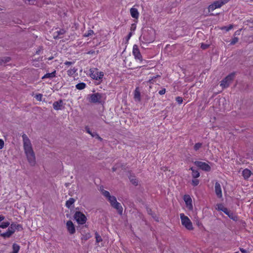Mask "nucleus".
Wrapping results in <instances>:
<instances>
[{"mask_svg": "<svg viewBox=\"0 0 253 253\" xmlns=\"http://www.w3.org/2000/svg\"><path fill=\"white\" fill-rule=\"evenodd\" d=\"M12 250L13 251L11 252V253H18L20 250V246L16 243H14L12 245Z\"/></svg>", "mask_w": 253, "mask_h": 253, "instance_id": "23", "label": "nucleus"}, {"mask_svg": "<svg viewBox=\"0 0 253 253\" xmlns=\"http://www.w3.org/2000/svg\"><path fill=\"white\" fill-rule=\"evenodd\" d=\"M75 200L73 198H70L68 200H67L66 202V206L68 208H70L71 206L74 203Z\"/></svg>", "mask_w": 253, "mask_h": 253, "instance_id": "24", "label": "nucleus"}, {"mask_svg": "<svg viewBox=\"0 0 253 253\" xmlns=\"http://www.w3.org/2000/svg\"><path fill=\"white\" fill-rule=\"evenodd\" d=\"M175 100L176 102L179 104H181L183 102V98L180 96H177L175 98Z\"/></svg>", "mask_w": 253, "mask_h": 253, "instance_id": "40", "label": "nucleus"}, {"mask_svg": "<svg viewBox=\"0 0 253 253\" xmlns=\"http://www.w3.org/2000/svg\"><path fill=\"white\" fill-rule=\"evenodd\" d=\"M35 1L36 0H27L25 1V3L29 4H34Z\"/></svg>", "mask_w": 253, "mask_h": 253, "instance_id": "44", "label": "nucleus"}, {"mask_svg": "<svg viewBox=\"0 0 253 253\" xmlns=\"http://www.w3.org/2000/svg\"><path fill=\"white\" fill-rule=\"evenodd\" d=\"M66 226L67 230L70 234H73L75 233V227L71 220L67 221L66 223Z\"/></svg>", "mask_w": 253, "mask_h": 253, "instance_id": "12", "label": "nucleus"}, {"mask_svg": "<svg viewBox=\"0 0 253 253\" xmlns=\"http://www.w3.org/2000/svg\"><path fill=\"white\" fill-rule=\"evenodd\" d=\"M130 13L131 17L133 18L137 19L139 17V12L137 8L132 7L130 9Z\"/></svg>", "mask_w": 253, "mask_h": 253, "instance_id": "16", "label": "nucleus"}, {"mask_svg": "<svg viewBox=\"0 0 253 253\" xmlns=\"http://www.w3.org/2000/svg\"><path fill=\"white\" fill-rule=\"evenodd\" d=\"M39 51H40V50H39V51H37L36 53H37V54H39Z\"/></svg>", "mask_w": 253, "mask_h": 253, "instance_id": "58", "label": "nucleus"}, {"mask_svg": "<svg viewBox=\"0 0 253 253\" xmlns=\"http://www.w3.org/2000/svg\"><path fill=\"white\" fill-rule=\"evenodd\" d=\"M240 250L242 253H247V251L243 248H240Z\"/></svg>", "mask_w": 253, "mask_h": 253, "instance_id": "51", "label": "nucleus"}, {"mask_svg": "<svg viewBox=\"0 0 253 253\" xmlns=\"http://www.w3.org/2000/svg\"><path fill=\"white\" fill-rule=\"evenodd\" d=\"M160 75H157L156 76H154L152 77L151 79H150L148 81L147 83L150 84H153L156 81L155 80L156 78L160 77Z\"/></svg>", "mask_w": 253, "mask_h": 253, "instance_id": "29", "label": "nucleus"}, {"mask_svg": "<svg viewBox=\"0 0 253 253\" xmlns=\"http://www.w3.org/2000/svg\"><path fill=\"white\" fill-rule=\"evenodd\" d=\"M192 171V176L193 178H197L200 176V173L198 170L195 169L193 167H191L189 169Z\"/></svg>", "mask_w": 253, "mask_h": 253, "instance_id": "19", "label": "nucleus"}, {"mask_svg": "<svg viewBox=\"0 0 253 253\" xmlns=\"http://www.w3.org/2000/svg\"><path fill=\"white\" fill-rule=\"evenodd\" d=\"M65 70H67V74L68 76L70 77H74L75 75L78 74L77 73L78 69L75 67L70 68L69 69H67V68H65Z\"/></svg>", "mask_w": 253, "mask_h": 253, "instance_id": "14", "label": "nucleus"}, {"mask_svg": "<svg viewBox=\"0 0 253 253\" xmlns=\"http://www.w3.org/2000/svg\"><path fill=\"white\" fill-rule=\"evenodd\" d=\"M102 95L100 93L97 92L91 94L90 95L89 102L91 103H100Z\"/></svg>", "mask_w": 253, "mask_h": 253, "instance_id": "10", "label": "nucleus"}, {"mask_svg": "<svg viewBox=\"0 0 253 253\" xmlns=\"http://www.w3.org/2000/svg\"><path fill=\"white\" fill-rule=\"evenodd\" d=\"M35 97L38 101H41L42 97V95L39 93L36 94Z\"/></svg>", "mask_w": 253, "mask_h": 253, "instance_id": "42", "label": "nucleus"}, {"mask_svg": "<svg viewBox=\"0 0 253 253\" xmlns=\"http://www.w3.org/2000/svg\"><path fill=\"white\" fill-rule=\"evenodd\" d=\"M215 209L218 211H221V204H217Z\"/></svg>", "mask_w": 253, "mask_h": 253, "instance_id": "48", "label": "nucleus"}, {"mask_svg": "<svg viewBox=\"0 0 253 253\" xmlns=\"http://www.w3.org/2000/svg\"><path fill=\"white\" fill-rule=\"evenodd\" d=\"M129 179L132 184L135 186L138 185V180L135 178V176H130Z\"/></svg>", "mask_w": 253, "mask_h": 253, "instance_id": "25", "label": "nucleus"}, {"mask_svg": "<svg viewBox=\"0 0 253 253\" xmlns=\"http://www.w3.org/2000/svg\"><path fill=\"white\" fill-rule=\"evenodd\" d=\"M65 33V31L63 29H61L59 30V31H58V35H63Z\"/></svg>", "mask_w": 253, "mask_h": 253, "instance_id": "50", "label": "nucleus"}, {"mask_svg": "<svg viewBox=\"0 0 253 253\" xmlns=\"http://www.w3.org/2000/svg\"><path fill=\"white\" fill-rule=\"evenodd\" d=\"M10 60V58L9 57H7L4 58V59H1V62H0V64H1V63H5L6 62H9Z\"/></svg>", "mask_w": 253, "mask_h": 253, "instance_id": "43", "label": "nucleus"}, {"mask_svg": "<svg viewBox=\"0 0 253 253\" xmlns=\"http://www.w3.org/2000/svg\"><path fill=\"white\" fill-rule=\"evenodd\" d=\"M132 29H133V30H134L135 29V27H132Z\"/></svg>", "mask_w": 253, "mask_h": 253, "instance_id": "60", "label": "nucleus"}, {"mask_svg": "<svg viewBox=\"0 0 253 253\" xmlns=\"http://www.w3.org/2000/svg\"><path fill=\"white\" fill-rule=\"evenodd\" d=\"M4 143L2 139H0V149H1L4 147Z\"/></svg>", "mask_w": 253, "mask_h": 253, "instance_id": "47", "label": "nucleus"}, {"mask_svg": "<svg viewBox=\"0 0 253 253\" xmlns=\"http://www.w3.org/2000/svg\"><path fill=\"white\" fill-rule=\"evenodd\" d=\"M239 41V39L236 37H234V38L231 40L230 44V45H234L235 44Z\"/></svg>", "mask_w": 253, "mask_h": 253, "instance_id": "37", "label": "nucleus"}, {"mask_svg": "<svg viewBox=\"0 0 253 253\" xmlns=\"http://www.w3.org/2000/svg\"><path fill=\"white\" fill-rule=\"evenodd\" d=\"M10 225V223L8 221L3 222L0 224V228L4 229L7 228Z\"/></svg>", "mask_w": 253, "mask_h": 253, "instance_id": "31", "label": "nucleus"}, {"mask_svg": "<svg viewBox=\"0 0 253 253\" xmlns=\"http://www.w3.org/2000/svg\"><path fill=\"white\" fill-rule=\"evenodd\" d=\"M134 24H132V25H131V29H132V27H133V26H134Z\"/></svg>", "mask_w": 253, "mask_h": 253, "instance_id": "57", "label": "nucleus"}, {"mask_svg": "<svg viewBox=\"0 0 253 253\" xmlns=\"http://www.w3.org/2000/svg\"><path fill=\"white\" fill-rule=\"evenodd\" d=\"M93 52L89 51L87 52L88 54L92 53Z\"/></svg>", "mask_w": 253, "mask_h": 253, "instance_id": "56", "label": "nucleus"}, {"mask_svg": "<svg viewBox=\"0 0 253 253\" xmlns=\"http://www.w3.org/2000/svg\"><path fill=\"white\" fill-rule=\"evenodd\" d=\"M74 218L79 224H84L86 221L85 215L81 211H76L74 214Z\"/></svg>", "mask_w": 253, "mask_h": 253, "instance_id": "7", "label": "nucleus"}, {"mask_svg": "<svg viewBox=\"0 0 253 253\" xmlns=\"http://www.w3.org/2000/svg\"><path fill=\"white\" fill-rule=\"evenodd\" d=\"M15 226L16 230H17L18 231H21L23 230V227L21 224H16L15 223Z\"/></svg>", "mask_w": 253, "mask_h": 253, "instance_id": "39", "label": "nucleus"}, {"mask_svg": "<svg viewBox=\"0 0 253 253\" xmlns=\"http://www.w3.org/2000/svg\"><path fill=\"white\" fill-rule=\"evenodd\" d=\"M132 54L137 61L140 63H142L143 60L142 56L140 52L138 46L136 44H134L133 46Z\"/></svg>", "mask_w": 253, "mask_h": 253, "instance_id": "5", "label": "nucleus"}, {"mask_svg": "<svg viewBox=\"0 0 253 253\" xmlns=\"http://www.w3.org/2000/svg\"><path fill=\"white\" fill-rule=\"evenodd\" d=\"M241 30H242V29H239V30H238L236 31L234 33V37H236V36H239V35H240V32H241Z\"/></svg>", "mask_w": 253, "mask_h": 253, "instance_id": "49", "label": "nucleus"}, {"mask_svg": "<svg viewBox=\"0 0 253 253\" xmlns=\"http://www.w3.org/2000/svg\"><path fill=\"white\" fill-rule=\"evenodd\" d=\"M194 164L202 170L209 172L211 171V166L207 163L201 161H195Z\"/></svg>", "mask_w": 253, "mask_h": 253, "instance_id": "8", "label": "nucleus"}, {"mask_svg": "<svg viewBox=\"0 0 253 253\" xmlns=\"http://www.w3.org/2000/svg\"><path fill=\"white\" fill-rule=\"evenodd\" d=\"M13 234L12 231H10L8 229L6 231V232L1 233L0 236L4 238H9Z\"/></svg>", "mask_w": 253, "mask_h": 253, "instance_id": "22", "label": "nucleus"}, {"mask_svg": "<svg viewBox=\"0 0 253 253\" xmlns=\"http://www.w3.org/2000/svg\"><path fill=\"white\" fill-rule=\"evenodd\" d=\"M4 216L2 215H0V221H1L2 220H3L4 219Z\"/></svg>", "mask_w": 253, "mask_h": 253, "instance_id": "52", "label": "nucleus"}, {"mask_svg": "<svg viewBox=\"0 0 253 253\" xmlns=\"http://www.w3.org/2000/svg\"><path fill=\"white\" fill-rule=\"evenodd\" d=\"M91 237V235L89 233H86L85 234H82V236L81 237L82 240L86 241L89 239Z\"/></svg>", "mask_w": 253, "mask_h": 253, "instance_id": "27", "label": "nucleus"}, {"mask_svg": "<svg viewBox=\"0 0 253 253\" xmlns=\"http://www.w3.org/2000/svg\"><path fill=\"white\" fill-rule=\"evenodd\" d=\"M199 183H200V181L199 179H198L197 178H193V179H192V180L191 184L193 186H196L198 185H199Z\"/></svg>", "mask_w": 253, "mask_h": 253, "instance_id": "34", "label": "nucleus"}, {"mask_svg": "<svg viewBox=\"0 0 253 253\" xmlns=\"http://www.w3.org/2000/svg\"><path fill=\"white\" fill-rule=\"evenodd\" d=\"M228 1L227 0H222V5H223L224 4L227 3Z\"/></svg>", "mask_w": 253, "mask_h": 253, "instance_id": "55", "label": "nucleus"}, {"mask_svg": "<svg viewBox=\"0 0 253 253\" xmlns=\"http://www.w3.org/2000/svg\"><path fill=\"white\" fill-rule=\"evenodd\" d=\"M134 97L135 99H138L139 101L140 100V93L136 89L134 91Z\"/></svg>", "mask_w": 253, "mask_h": 253, "instance_id": "33", "label": "nucleus"}, {"mask_svg": "<svg viewBox=\"0 0 253 253\" xmlns=\"http://www.w3.org/2000/svg\"><path fill=\"white\" fill-rule=\"evenodd\" d=\"M15 223H12L9 227L8 228V229L9 230H10V231H12L13 232V234H14V233L15 232V230H16V229H15Z\"/></svg>", "mask_w": 253, "mask_h": 253, "instance_id": "35", "label": "nucleus"}, {"mask_svg": "<svg viewBox=\"0 0 253 253\" xmlns=\"http://www.w3.org/2000/svg\"><path fill=\"white\" fill-rule=\"evenodd\" d=\"M243 176L245 179H248L251 174V171L249 169H246L242 172Z\"/></svg>", "mask_w": 253, "mask_h": 253, "instance_id": "20", "label": "nucleus"}, {"mask_svg": "<svg viewBox=\"0 0 253 253\" xmlns=\"http://www.w3.org/2000/svg\"><path fill=\"white\" fill-rule=\"evenodd\" d=\"M235 73L233 72L229 74L226 78L222 80V88L228 87L235 78Z\"/></svg>", "mask_w": 253, "mask_h": 253, "instance_id": "6", "label": "nucleus"}, {"mask_svg": "<svg viewBox=\"0 0 253 253\" xmlns=\"http://www.w3.org/2000/svg\"><path fill=\"white\" fill-rule=\"evenodd\" d=\"M132 29H133V30H134L135 29V27H132Z\"/></svg>", "mask_w": 253, "mask_h": 253, "instance_id": "61", "label": "nucleus"}, {"mask_svg": "<svg viewBox=\"0 0 253 253\" xmlns=\"http://www.w3.org/2000/svg\"><path fill=\"white\" fill-rule=\"evenodd\" d=\"M222 212L225 213L226 215L228 216V217L233 219L234 221H236L238 219V217L235 214L230 210H229L226 208L223 207L222 206Z\"/></svg>", "mask_w": 253, "mask_h": 253, "instance_id": "11", "label": "nucleus"}, {"mask_svg": "<svg viewBox=\"0 0 253 253\" xmlns=\"http://www.w3.org/2000/svg\"><path fill=\"white\" fill-rule=\"evenodd\" d=\"M166 89L165 88L162 89L161 90L159 91V94L160 95H164L166 93Z\"/></svg>", "mask_w": 253, "mask_h": 253, "instance_id": "46", "label": "nucleus"}, {"mask_svg": "<svg viewBox=\"0 0 253 253\" xmlns=\"http://www.w3.org/2000/svg\"><path fill=\"white\" fill-rule=\"evenodd\" d=\"M203 144L202 143H196L194 146V150L195 151H197L198 150H199L202 146Z\"/></svg>", "mask_w": 253, "mask_h": 253, "instance_id": "30", "label": "nucleus"}, {"mask_svg": "<svg viewBox=\"0 0 253 253\" xmlns=\"http://www.w3.org/2000/svg\"><path fill=\"white\" fill-rule=\"evenodd\" d=\"M113 170L114 171H115V169L114 168H113Z\"/></svg>", "mask_w": 253, "mask_h": 253, "instance_id": "59", "label": "nucleus"}, {"mask_svg": "<svg viewBox=\"0 0 253 253\" xmlns=\"http://www.w3.org/2000/svg\"><path fill=\"white\" fill-rule=\"evenodd\" d=\"M63 101L60 99L57 101H55L53 104V107L55 110H61V108L63 106Z\"/></svg>", "mask_w": 253, "mask_h": 253, "instance_id": "15", "label": "nucleus"}, {"mask_svg": "<svg viewBox=\"0 0 253 253\" xmlns=\"http://www.w3.org/2000/svg\"><path fill=\"white\" fill-rule=\"evenodd\" d=\"M102 194L108 199L110 196V193L106 190L102 191Z\"/></svg>", "mask_w": 253, "mask_h": 253, "instance_id": "38", "label": "nucleus"}, {"mask_svg": "<svg viewBox=\"0 0 253 253\" xmlns=\"http://www.w3.org/2000/svg\"><path fill=\"white\" fill-rule=\"evenodd\" d=\"M94 34V31L92 30H89L84 34L83 36L84 37H88L93 35Z\"/></svg>", "mask_w": 253, "mask_h": 253, "instance_id": "28", "label": "nucleus"}, {"mask_svg": "<svg viewBox=\"0 0 253 253\" xmlns=\"http://www.w3.org/2000/svg\"><path fill=\"white\" fill-rule=\"evenodd\" d=\"M23 141V147L27 160L31 165L35 164V156L33 151L31 141L26 134L22 135Z\"/></svg>", "mask_w": 253, "mask_h": 253, "instance_id": "1", "label": "nucleus"}, {"mask_svg": "<svg viewBox=\"0 0 253 253\" xmlns=\"http://www.w3.org/2000/svg\"><path fill=\"white\" fill-rule=\"evenodd\" d=\"M53 59V56H51L49 57L46 58V59L48 60H52Z\"/></svg>", "mask_w": 253, "mask_h": 253, "instance_id": "54", "label": "nucleus"}, {"mask_svg": "<svg viewBox=\"0 0 253 253\" xmlns=\"http://www.w3.org/2000/svg\"><path fill=\"white\" fill-rule=\"evenodd\" d=\"M89 74L91 78L98 82L96 83L97 84H99L101 83L104 76V72L99 71L96 68L90 69Z\"/></svg>", "mask_w": 253, "mask_h": 253, "instance_id": "2", "label": "nucleus"}, {"mask_svg": "<svg viewBox=\"0 0 253 253\" xmlns=\"http://www.w3.org/2000/svg\"><path fill=\"white\" fill-rule=\"evenodd\" d=\"M215 193L219 198L221 197V189L220 188V184L216 182L215 183Z\"/></svg>", "mask_w": 253, "mask_h": 253, "instance_id": "17", "label": "nucleus"}, {"mask_svg": "<svg viewBox=\"0 0 253 253\" xmlns=\"http://www.w3.org/2000/svg\"><path fill=\"white\" fill-rule=\"evenodd\" d=\"M132 36V33L131 32H130L128 35H127V39H129Z\"/></svg>", "mask_w": 253, "mask_h": 253, "instance_id": "53", "label": "nucleus"}, {"mask_svg": "<svg viewBox=\"0 0 253 253\" xmlns=\"http://www.w3.org/2000/svg\"><path fill=\"white\" fill-rule=\"evenodd\" d=\"M108 200L109 201L111 205L114 208L116 209L120 214H122L123 209L120 203L117 202L116 198L115 196H110Z\"/></svg>", "mask_w": 253, "mask_h": 253, "instance_id": "4", "label": "nucleus"}, {"mask_svg": "<svg viewBox=\"0 0 253 253\" xmlns=\"http://www.w3.org/2000/svg\"><path fill=\"white\" fill-rule=\"evenodd\" d=\"M86 84L83 82L80 83L76 85V88L78 90L84 89L86 87Z\"/></svg>", "mask_w": 253, "mask_h": 253, "instance_id": "21", "label": "nucleus"}, {"mask_svg": "<svg viewBox=\"0 0 253 253\" xmlns=\"http://www.w3.org/2000/svg\"><path fill=\"white\" fill-rule=\"evenodd\" d=\"M183 200L185 203L186 207L188 210V211H192L193 210V206L191 196L187 194L184 195L183 196Z\"/></svg>", "mask_w": 253, "mask_h": 253, "instance_id": "9", "label": "nucleus"}, {"mask_svg": "<svg viewBox=\"0 0 253 253\" xmlns=\"http://www.w3.org/2000/svg\"><path fill=\"white\" fill-rule=\"evenodd\" d=\"M209 46L210 45L208 44L202 43L201 45V48L203 49H206L209 47Z\"/></svg>", "mask_w": 253, "mask_h": 253, "instance_id": "41", "label": "nucleus"}, {"mask_svg": "<svg viewBox=\"0 0 253 253\" xmlns=\"http://www.w3.org/2000/svg\"><path fill=\"white\" fill-rule=\"evenodd\" d=\"M95 236L96 239V242L97 243H99L102 241V239L100 235L98 233V232H96L95 233Z\"/></svg>", "mask_w": 253, "mask_h": 253, "instance_id": "32", "label": "nucleus"}, {"mask_svg": "<svg viewBox=\"0 0 253 253\" xmlns=\"http://www.w3.org/2000/svg\"><path fill=\"white\" fill-rule=\"evenodd\" d=\"M74 63V62H71V61H66L64 62V65H67L68 66H69L72 64H73Z\"/></svg>", "mask_w": 253, "mask_h": 253, "instance_id": "45", "label": "nucleus"}, {"mask_svg": "<svg viewBox=\"0 0 253 253\" xmlns=\"http://www.w3.org/2000/svg\"><path fill=\"white\" fill-rule=\"evenodd\" d=\"M180 218L181 224L188 230L191 231L194 229L192 222L189 218L184 213H180Z\"/></svg>", "mask_w": 253, "mask_h": 253, "instance_id": "3", "label": "nucleus"}, {"mask_svg": "<svg viewBox=\"0 0 253 253\" xmlns=\"http://www.w3.org/2000/svg\"><path fill=\"white\" fill-rule=\"evenodd\" d=\"M86 130L87 133L90 134L92 137L96 136L97 139H98L100 140H102V138L96 133H91V131L89 130L88 128L86 127Z\"/></svg>", "mask_w": 253, "mask_h": 253, "instance_id": "26", "label": "nucleus"}, {"mask_svg": "<svg viewBox=\"0 0 253 253\" xmlns=\"http://www.w3.org/2000/svg\"><path fill=\"white\" fill-rule=\"evenodd\" d=\"M56 70H54L53 72H52L50 73L45 74L42 77V79H46V78L52 79L56 77Z\"/></svg>", "mask_w": 253, "mask_h": 253, "instance_id": "18", "label": "nucleus"}, {"mask_svg": "<svg viewBox=\"0 0 253 253\" xmlns=\"http://www.w3.org/2000/svg\"><path fill=\"white\" fill-rule=\"evenodd\" d=\"M220 6H221V1H215L213 3L209 5L208 8L209 11V12H211L213 11L215 9L219 8Z\"/></svg>", "mask_w": 253, "mask_h": 253, "instance_id": "13", "label": "nucleus"}, {"mask_svg": "<svg viewBox=\"0 0 253 253\" xmlns=\"http://www.w3.org/2000/svg\"><path fill=\"white\" fill-rule=\"evenodd\" d=\"M233 28V25L230 24L228 26H224L222 27V30H224L226 32H227L229 31L230 30L232 29Z\"/></svg>", "mask_w": 253, "mask_h": 253, "instance_id": "36", "label": "nucleus"}]
</instances>
